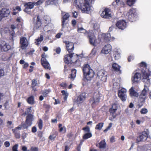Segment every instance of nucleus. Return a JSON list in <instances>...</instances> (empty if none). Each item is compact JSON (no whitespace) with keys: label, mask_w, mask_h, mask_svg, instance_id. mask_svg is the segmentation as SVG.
Masks as SVG:
<instances>
[{"label":"nucleus","mask_w":151,"mask_h":151,"mask_svg":"<svg viewBox=\"0 0 151 151\" xmlns=\"http://www.w3.org/2000/svg\"><path fill=\"white\" fill-rule=\"evenodd\" d=\"M56 137V136L55 134L50 135L49 137V139L51 140H54Z\"/></svg>","instance_id":"58"},{"label":"nucleus","mask_w":151,"mask_h":151,"mask_svg":"<svg viewBox=\"0 0 151 151\" xmlns=\"http://www.w3.org/2000/svg\"><path fill=\"white\" fill-rule=\"evenodd\" d=\"M55 32V30L53 29L50 30H47L46 32L50 36L52 34H54Z\"/></svg>","instance_id":"42"},{"label":"nucleus","mask_w":151,"mask_h":151,"mask_svg":"<svg viewBox=\"0 0 151 151\" xmlns=\"http://www.w3.org/2000/svg\"><path fill=\"white\" fill-rule=\"evenodd\" d=\"M117 109V107L116 104H114L112 105V108L110 109V113H113L116 112Z\"/></svg>","instance_id":"35"},{"label":"nucleus","mask_w":151,"mask_h":151,"mask_svg":"<svg viewBox=\"0 0 151 151\" xmlns=\"http://www.w3.org/2000/svg\"><path fill=\"white\" fill-rule=\"evenodd\" d=\"M32 87L34 88L37 85V83L36 80L33 79L32 80Z\"/></svg>","instance_id":"47"},{"label":"nucleus","mask_w":151,"mask_h":151,"mask_svg":"<svg viewBox=\"0 0 151 151\" xmlns=\"http://www.w3.org/2000/svg\"><path fill=\"white\" fill-rule=\"evenodd\" d=\"M62 35V33H59L56 35L55 37L57 38H60V37Z\"/></svg>","instance_id":"63"},{"label":"nucleus","mask_w":151,"mask_h":151,"mask_svg":"<svg viewBox=\"0 0 151 151\" xmlns=\"http://www.w3.org/2000/svg\"><path fill=\"white\" fill-rule=\"evenodd\" d=\"M112 82L114 88H117L119 86L120 79L118 78H116L113 80Z\"/></svg>","instance_id":"26"},{"label":"nucleus","mask_w":151,"mask_h":151,"mask_svg":"<svg viewBox=\"0 0 151 151\" xmlns=\"http://www.w3.org/2000/svg\"><path fill=\"white\" fill-rule=\"evenodd\" d=\"M59 131L60 132H63L65 133L66 132V129L65 127H61L60 128Z\"/></svg>","instance_id":"59"},{"label":"nucleus","mask_w":151,"mask_h":151,"mask_svg":"<svg viewBox=\"0 0 151 151\" xmlns=\"http://www.w3.org/2000/svg\"><path fill=\"white\" fill-rule=\"evenodd\" d=\"M71 73L69 78H70L71 80H73L76 76V70L75 69H72Z\"/></svg>","instance_id":"31"},{"label":"nucleus","mask_w":151,"mask_h":151,"mask_svg":"<svg viewBox=\"0 0 151 151\" xmlns=\"http://www.w3.org/2000/svg\"><path fill=\"white\" fill-rule=\"evenodd\" d=\"M134 89L135 88L134 87H132L129 91V94L132 97H137L138 96L139 94L135 91Z\"/></svg>","instance_id":"25"},{"label":"nucleus","mask_w":151,"mask_h":151,"mask_svg":"<svg viewBox=\"0 0 151 151\" xmlns=\"http://www.w3.org/2000/svg\"><path fill=\"white\" fill-rule=\"evenodd\" d=\"M74 53L69 54L65 55L64 58V60L65 63L68 64L70 63H74L77 61V59H75L76 58H78L79 59L80 58H82L83 57V55L82 54L76 56H73Z\"/></svg>","instance_id":"5"},{"label":"nucleus","mask_w":151,"mask_h":151,"mask_svg":"<svg viewBox=\"0 0 151 151\" xmlns=\"http://www.w3.org/2000/svg\"><path fill=\"white\" fill-rule=\"evenodd\" d=\"M147 110L145 108L142 109L140 111V113L142 114H145L147 113Z\"/></svg>","instance_id":"49"},{"label":"nucleus","mask_w":151,"mask_h":151,"mask_svg":"<svg viewBox=\"0 0 151 151\" xmlns=\"http://www.w3.org/2000/svg\"><path fill=\"white\" fill-rule=\"evenodd\" d=\"M141 79V74L136 72H134L131 78L132 83H137Z\"/></svg>","instance_id":"13"},{"label":"nucleus","mask_w":151,"mask_h":151,"mask_svg":"<svg viewBox=\"0 0 151 151\" xmlns=\"http://www.w3.org/2000/svg\"><path fill=\"white\" fill-rule=\"evenodd\" d=\"M7 126L9 128H12L13 127V125L12 124V122L11 121H9L7 122Z\"/></svg>","instance_id":"55"},{"label":"nucleus","mask_w":151,"mask_h":151,"mask_svg":"<svg viewBox=\"0 0 151 151\" xmlns=\"http://www.w3.org/2000/svg\"><path fill=\"white\" fill-rule=\"evenodd\" d=\"M54 28L53 24L51 23H47L44 28V31L46 32L47 30L53 29Z\"/></svg>","instance_id":"28"},{"label":"nucleus","mask_w":151,"mask_h":151,"mask_svg":"<svg viewBox=\"0 0 151 151\" xmlns=\"http://www.w3.org/2000/svg\"><path fill=\"white\" fill-rule=\"evenodd\" d=\"M151 145H145L144 147L145 150H147V151H151Z\"/></svg>","instance_id":"45"},{"label":"nucleus","mask_w":151,"mask_h":151,"mask_svg":"<svg viewBox=\"0 0 151 151\" xmlns=\"http://www.w3.org/2000/svg\"><path fill=\"white\" fill-rule=\"evenodd\" d=\"M142 81L145 83V85L149 86L150 84V73L146 68L147 64L145 62H142L140 64Z\"/></svg>","instance_id":"2"},{"label":"nucleus","mask_w":151,"mask_h":151,"mask_svg":"<svg viewBox=\"0 0 151 151\" xmlns=\"http://www.w3.org/2000/svg\"><path fill=\"white\" fill-rule=\"evenodd\" d=\"M27 101L29 104H32L34 102V98L33 96H31L28 98L27 100Z\"/></svg>","instance_id":"43"},{"label":"nucleus","mask_w":151,"mask_h":151,"mask_svg":"<svg viewBox=\"0 0 151 151\" xmlns=\"http://www.w3.org/2000/svg\"><path fill=\"white\" fill-rule=\"evenodd\" d=\"M127 90L124 88H121L118 91V97L123 101H125L127 99Z\"/></svg>","instance_id":"9"},{"label":"nucleus","mask_w":151,"mask_h":151,"mask_svg":"<svg viewBox=\"0 0 151 151\" xmlns=\"http://www.w3.org/2000/svg\"><path fill=\"white\" fill-rule=\"evenodd\" d=\"M31 151H38V149L37 147H32L31 149Z\"/></svg>","instance_id":"64"},{"label":"nucleus","mask_w":151,"mask_h":151,"mask_svg":"<svg viewBox=\"0 0 151 151\" xmlns=\"http://www.w3.org/2000/svg\"><path fill=\"white\" fill-rule=\"evenodd\" d=\"M82 129L84 131L85 133L90 132V128L88 126L83 128Z\"/></svg>","instance_id":"48"},{"label":"nucleus","mask_w":151,"mask_h":151,"mask_svg":"<svg viewBox=\"0 0 151 151\" xmlns=\"http://www.w3.org/2000/svg\"><path fill=\"white\" fill-rule=\"evenodd\" d=\"M16 28V26H15V25L13 24L11 26V29H12V31H13V32H12L11 33H10L11 34V35L12 36H14V30Z\"/></svg>","instance_id":"50"},{"label":"nucleus","mask_w":151,"mask_h":151,"mask_svg":"<svg viewBox=\"0 0 151 151\" xmlns=\"http://www.w3.org/2000/svg\"><path fill=\"white\" fill-rule=\"evenodd\" d=\"M111 50V46L110 44H107L104 45L102 48L101 53L102 54L106 55L110 53Z\"/></svg>","instance_id":"16"},{"label":"nucleus","mask_w":151,"mask_h":151,"mask_svg":"<svg viewBox=\"0 0 151 151\" xmlns=\"http://www.w3.org/2000/svg\"><path fill=\"white\" fill-rule=\"evenodd\" d=\"M20 44L21 48L23 50L25 49L28 45V42L27 39L25 37H22L20 38Z\"/></svg>","instance_id":"21"},{"label":"nucleus","mask_w":151,"mask_h":151,"mask_svg":"<svg viewBox=\"0 0 151 151\" xmlns=\"http://www.w3.org/2000/svg\"><path fill=\"white\" fill-rule=\"evenodd\" d=\"M144 86L145 87L142 91L139 96L140 98L142 99V101H145L147 95V91L148 90V87L149 86L145 85Z\"/></svg>","instance_id":"19"},{"label":"nucleus","mask_w":151,"mask_h":151,"mask_svg":"<svg viewBox=\"0 0 151 151\" xmlns=\"http://www.w3.org/2000/svg\"><path fill=\"white\" fill-rule=\"evenodd\" d=\"M38 126L40 129H41L42 128V121L41 119H40L38 122Z\"/></svg>","instance_id":"46"},{"label":"nucleus","mask_w":151,"mask_h":151,"mask_svg":"<svg viewBox=\"0 0 151 151\" xmlns=\"http://www.w3.org/2000/svg\"><path fill=\"white\" fill-rule=\"evenodd\" d=\"M104 124L103 123H100L97 124L95 127V129L98 130H100L101 129L103 126Z\"/></svg>","instance_id":"41"},{"label":"nucleus","mask_w":151,"mask_h":151,"mask_svg":"<svg viewBox=\"0 0 151 151\" xmlns=\"http://www.w3.org/2000/svg\"><path fill=\"white\" fill-rule=\"evenodd\" d=\"M86 98V94L85 93L81 94L77 98L76 100L74 101L77 104L82 103L85 100Z\"/></svg>","instance_id":"24"},{"label":"nucleus","mask_w":151,"mask_h":151,"mask_svg":"<svg viewBox=\"0 0 151 151\" xmlns=\"http://www.w3.org/2000/svg\"><path fill=\"white\" fill-rule=\"evenodd\" d=\"M33 119V115L31 114L28 115L26 117L25 123L22 125V128L23 129H26L28 127L31 126L32 124V122Z\"/></svg>","instance_id":"10"},{"label":"nucleus","mask_w":151,"mask_h":151,"mask_svg":"<svg viewBox=\"0 0 151 151\" xmlns=\"http://www.w3.org/2000/svg\"><path fill=\"white\" fill-rule=\"evenodd\" d=\"M88 36L89 42L91 45L96 46L98 43H99V40L96 39L94 34H92V32H89L88 33Z\"/></svg>","instance_id":"11"},{"label":"nucleus","mask_w":151,"mask_h":151,"mask_svg":"<svg viewBox=\"0 0 151 151\" xmlns=\"http://www.w3.org/2000/svg\"><path fill=\"white\" fill-rule=\"evenodd\" d=\"M63 42L65 44L67 50L69 52H70L73 51L74 47V44L73 42L66 40L64 41Z\"/></svg>","instance_id":"17"},{"label":"nucleus","mask_w":151,"mask_h":151,"mask_svg":"<svg viewBox=\"0 0 151 151\" xmlns=\"http://www.w3.org/2000/svg\"><path fill=\"white\" fill-rule=\"evenodd\" d=\"M4 74V71L2 69H0V77L3 76Z\"/></svg>","instance_id":"61"},{"label":"nucleus","mask_w":151,"mask_h":151,"mask_svg":"<svg viewBox=\"0 0 151 151\" xmlns=\"http://www.w3.org/2000/svg\"><path fill=\"white\" fill-rule=\"evenodd\" d=\"M97 146L99 148H104L106 147V143L104 140L101 141L98 145H97Z\"/></svg>","instance_id":"33"},{"label":"nucleus","mask_w":151,"mask_h":151,"mask_svg":"<svg viewBox=\"0 0 151 151\" xmlns=\"http://www.w3.org/2000/svg\"><path fill=\"white\" fill-rule=\"evenodd\" d=\"M78 31L80 33H82L85 34L86 35V31L85 29H83L82 27H78Z\"/></svg>","instance_id":"37"},{"label":"nucleus","mask_w":151,"mask_h":151,"mask_svg":"<svg viewBox=\"0 0 151 151\" xmlns=\"http://www.w3.org/2000/svg\"><path fill=\"white\" fill-rule=\"evenodd\" d=\"M44 19L45 20V23H50L51 22V19L50 17L49 16H45L44 17Z\"/></svg>","instance_id":"38"},{"label":"nucleus","mask_w":151,"mask_h":151,"mask_svg":"<svg viewBox=\"0 0 151 151\" xmlns=\"http://www.w3.org/2000/svg\"><path fill=\"white\" fill-rule=\"evenodd\" d=\"M1 11L4 17H8L10 11L8 9H2Z\"/></svg>","instance_id":"30"},{"label":"nucleus","mask_w":151,"mask_h":151,"mask_svg":"<svg viewBox=\"0 0 151 151\" xmlns=\"http://www.w3.org/2000/svg\"><path fill=\"white\" fill-rule=\"evenodd\" d=\"M99 39L100 41L106 42L114 41L115 38L114 37H111L109 33H102L99 35Z\"/></svg>","instance_id":"7"},{"label":"nucleus","mask_w":151,"mask_h":151,"mask_svg":"<svg viewBox=\"0 0 151 151\" xmlns=\"http://www.w3.org/2000/svg\"><path fill=\"white\" fill-rule=\"evenodd\" d=\"M34 5L35 3L32 2H29L25 4L24 5L25 8L24 9V11L28 14H29L30 11L29 10L33 8Z\"/></svg>","instance_id":"23"},{"label":"nucleus","mask_w":151,"mask_h":151,"mask_svg":"<svg viewBox=\"0 0 151 151\" xmlns=\"http://www.w3.org/2000/svg\"><path fill=\"white\" fill-rule=\"evenodd\" d=\"M4 145L6 147H8L10 146V144L9 142L6 141L4 143Z\"/></svg>","instance_id":"60"},{"label":"nucleus","mask_w":151,"mask_h":151,"mask_svg":"<svg viewBox=\"0 0 151 151\" xmlns=\"http://www.w3.org/2000/svg\"><path fill=\"white\" fill-rule=\"evenodd\" d=\"M63 16V20L62 21V28H64V27L66 24V20L69 18L70 15L68 13H65L64 14V13H62Z\"/></svg>","instance_id":"22"},{"label":"nucleus","mask_w":151,"mask_h":151,"mask_svg":"<svg viewBox=\"0 0 151 151\" xmlns=\"http://www.w3.org/2000/svg\"><path fill=\"white\" fill-rule=\"evenodd\" d=\"M73 2L82 13L88 14L92 11L91 3L89 0H73Z\"/></svg>","instance_id":"1"},{"label":"nucleus","mask_w":151,"mask_h":151,"mask_svg":"<svg viewBox=\"0 0 151 151\" xmlns=\"http://www.w3.org/2000/svg\"><path fill=\"white\" fill-rule=\"evenodd\" d=\"M43 40V36L42 35H41L40 37H39L37 39L35 40V43L36 45H38L40 44Z\"/></svg>","instance_id":"34"},{"label":"nucleus","mask_w":151,"mask_h":151,"mask_svg":"<svg viewBox=\"0 0 151 151\" xmlns=\"http://www.w3.org/2000/svg\"><path fill=\"white\" fill-rule=\"evenodd\" d=\"M100 96L99 93H95L93 97L91 98L90 102L92 105L97 104L99 101Z\"/></svg>","instance_id":"15"},{"label":"nucleus","mask_w":151,"mask_h":151,"mask_svg":"<svg viewBox=\"0 0 151 151\" xmlns=\"http://www.w3.org/2000/svg\"><path fill=\"white\" fill-rule=\"evenodd\" d=\"M135 0H127V4L129 6H131L134 4Z\"/></svg>","instance_id":"39"},{"label":"nucleus","mask_w":151,"mask_h":151,"mask_svg":"<svg viewBox=\"0 0 151 151\" xmlns=\"http://www.w3.org/2000/svg\"><path fill=\"white\" fill-rule=\"evenodd\" d=\"M120 66L118 65L117 63H114L112 64V70L116 71V72H119V73L120 72Z\"/></svg>","instance_id":"29"},{"label":"nucleus","mask_w":151,"mask_h":151,"mask_svg":"<svg viewBox=\"0 0 151 151\" xmlns=\"http://www.w3.org/2000/svg\"><path fill=\"white\" fill-rule=\"evenodd\" d=\"M126 16L127 19L129 21L132 22L135 21L137 17L136 9L131 8L127 13Z\"/></svg>","instance_id":"6"},{"label":"nucleus","mask_w":151,"mask_h":151,"mask_svg":"<svg viewBox=\"0 0 151 151\" xmlns=\"http://www.w3.org/2000/svg\"><path fill=\"white\" fill-rule=\"evenodd\" d=\"M49 91L48 90H45L43 91L42 92L43 95L44 97L46 96L49 93Z\"/></svg>","instance_id":"56"},{"label":"nucleus","mask_w":151,"mask_h":151,"mask_svg":"<svg viewBox=\"0 0 151 151\" xmlns=\"http://www.w3.org/2000/svg\"><path fill=\"white\" fill-rule=\"evenodd\" d=\"M18 147V145L16 144L13 146L12 148L13 151H18L17 150V148Z\"/></svg>","instance_id":"57"},{"label":"nucleus","mask_w":151,"mask_h":151,"mask_svg":"<svg viewBox=\"0 0 151 151\" xmlns=\"http://www.w3.org/2000/svg\"><path fill=\"white\" fill-rule=\"evenodd\" d=\"M96 50L95 49H93L91 51V53L90 54L91 57H93L95 55L96 53Z\"/></svg>","instance_id":"44"},{"label":"nucleus","mask_w":151,"mask_h":151,"mask_svg":"<svg viewBox=\"0 0 151 151\" xmlns=\"http://www.w3.org/2000/svg\"><path fill=\"white\" fill-rule=\"evenodd\" d=\"M45 1L44 0H39L36 2L35 3V5H41Z\"/></svg>","instance_id":"51"},{"label":"nucleus","mask_w":151,"mask_h":151,"mask_svg":"<svg viewBox=\"0 0 151 151\" xmlns=\"http://www.w3.org/2000/svg\"><path fill=\"white\" fill-rule=\"evenodd\" d=\"M72 14L73 17L75 18H77L78 15V12L74 11H73L72 12Z\"/></svg>","instance_id":"53"},{"label":"nucleus","mask_w":151,"mask_h":151,"mask_svg":"<svg viewBox=\"0 0 151 151\" xmlns=\"http://www.w3.org/2000/svg\"><path fill=\"white\" fill-rule=\"evenodd\" d=\"M41 25V21L39 18V17L37 16V23L35 25L34 28L35 29H37L39 28Z\"/></svg>","instance_id":"32"},{"label":"nucleus","mask_w":151,"mask_h":151,"mask_svg":"<svg viewBox=\"0 0 151 151\" xmlns=\"http://www.w3.org/2000/svg\"><path fill=\"white\" fill-rule=\"evenodd\" d=\"M121 51L119 49H115L114 52V56L115 60H118L121 57Z\"/></svg>","instance_id":"27"},{"label":"nucleus","mask_w":151,"mask_h":151,"mask_svg":"<svg viewBox=\"0 0 151 151\" xmlns=\"http://www.w3.org/2000/svg\"><path fill=\"white\" fill-rule=\"evenodd\" d=\"M93 28L94 30L98 31H99V25L96 23H95L93 24Z\"/></svg>","instance_id":"40"},{"label":"nucleus","mask_w":151,"mask_h":151,"mask_svg":"<svg viewBox=\"0 0 151 151\" xmlns=\"http://www.w3.org/2000/svg\"><path fill=\"white\" fill-rule=\"evenodd\" d=\"M101 17L105 19H109L111 17L110 9L108 8H105L100 14Z\"/></svg>","instance_id":"14"},{"label":"nucleus","mask_w":151,"mask_h":151,"mask_svg":"<svg viewBox=\"0 0 151 151\" xmlns=\"http://www.w3.org/2000/svg\"><path fill=\"white\" fill-rule=\"evenodd\" d=\"M47 57V55L45 53L42 55L41 63L45 69L50 70L51 68L50 64L46 59V58Z\"/></svg>","instance_id":"12"},{"label":"nucleus","mask_w":151,"mask_h":151,"mask_svg":"<svg viewBox=\"0 0 151 151\" xmlns=\"http://www.w3.org/2000/svg\"><path fill=\"white\" fill-rule=\"evenodd\" d=\"M107 73L104 70H101L97 72V80L99 79L97 81L96 84L98 86H100L103 82H106L107 79Z\"/></svg>","instance_id":"4"},{"label":"nucleus","mask_w":151,"mask_h":151,"mask_svg":"<svg viewBox=\"0 0 151 151\" xmlns=\"http://www.w3.org/2000/svg\"><path fill=\"white\" fill-rule=\"evenodd\" d=\"M116 25L119 29L122 30H123L125 29L127 26L126 22L125 20H123L118 21Z\"/></svg>","instance_id":"20"},{"label":"nucleus","mask_w":151,"mask_h":151,"mask_svg":"<svg viewBox=\"0 0 151 151\" xmlns=\"http://www.w3.org/2000/svg\"><path fill=\"white\" fill-rule=\"evenodd\" d=\"M147 138H150L149 135V132L148 130L147 129L142 132V134L139 137H137L136 142H139L140 141H144L146 140Z\"/></svg>","instance_id":"8"},{"label":"nucleus","mask_w":151,"mask_h":151,"mask_svg":"<svg viewBox=\"0 0 151 151\" xmlns=\"http://www.w3.org/2000/svg\"><path fill=\"white\" fill-rule=\"evenodd\" d=\"M38 136L40 138H41L43 136V133L42 132H39L38 133Z\"/></svg>","instance_id":"62"},{"label":"nucleus","mask_w":151,"mask_h":151,"mask_svg":"<svg viewBox=\"0 0 151 151\" xmlns=\"http://www.w3.org/2000/svg\"><path fill=\"white\" fill-rule=\"evenodd\" d=\"M0 47L1 50L4 51H7L11 48L10 45L4 41H2L0 42Z\"/></svg>","instance_id":"18"},{"label":"nucleus","mask_w":151,"mask_h":151,"mask_svg":"<svg viewBox=\"0 0 151 151\" xmlns=\"http://www.w3.org/2000/svg\"><path fill=\"white\" fill-rule=\"evenodd\" d=\"M92 136V134L91 132L85 133L83 136V138L84 139H86Z\"/></svg>","instance_id":"36"},{"label":"nucleus","mask_w":151,"mask_h":151,"mask_svg":"<svg viewBox=\"0 0 151 151\" xmlns=\"http://www.w3.org/2000/svg\"><path fill=\"white\" fill-rule=\"evenodd\" d=\"M82 70L85 78L86 80L90 81L94 77V72L88 64H84Z\"/></svg>","instance_id":"3"},{"label":"nucleus","mask_w":151,"mask_h":151,"mask_svg":"<svg viewBox=\"0 0 151 151\" xmlns=\"http://www.w3.org/2000/svg\"><path fill=\"white\" fill-rule=\"evenodd\" d=\"M31 112V108H27V111L24 113L25 115H27L28 114V115L30 114V113Z\"/></svg>","instance_id":"54"},{"label":"nucleus","mask_w":151,"mask_h":151,"mask_svg":"<svg viewBox=\"0 0 151 151\" xmlns=\"http://www.w3.org/2000/svg\"><path fill=\"white\" fill-rule=\"evenodd\" d=\"M67 85L66 83L63 82L60 84V87L62 88V89H65L66 88Z\"/></svg>","instance_id":"52"}]
</instances>
